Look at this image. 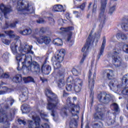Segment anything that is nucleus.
Segmentation results:
<instances>
[{"label": "nucleus", "instance_id": "obj_23", "mask_svg": "<svg viewBox=\"0 0 128 128\" xmlns=\"http://www.w3.org/2000/svg\"><path fill=\"white\" fill-rule=\"evenodd\" d=\"M51 69L52 68L50 66L48 65H43L42 66V73L44 74L45 75H48L50 74Z\"/></svg>", "mask_w": 128, "mask_h": 128}, {"label": "nucleus", "instance_id": "obj_42", "mask_svg": "<svg viewBox=\"0 0 128 128\" xmlns=\"http://www.w3.org/2000/svg\"><path fill=\"white\" fill-rule=\"evenodd\" d=\"M18 122L20 125L22 124L23 126H25L26 124V122L24 120H22V119H18Z\"/></svg>", "mask_w": 128, "mask_h": 128}, {"label": "nucleus", "instance_id": "obj_62", "mask_svg": "<svg viewBox=\"0 0 128 128\" xmlns=\"http://www.w3.org/2000/svg\"><path fill=\"white\" fill-rule=\"evenodd\" d=\"M126 20L128 22V16L126 17Z\"/></svg>", "mask_w": 128, "mask_h": 128}, {"label": "nucleus", "instance_id": "obj_9", "mask_svg": "<svg viewBox=\"0 0 128 128\" xmlns=\"http://www.w3.org/2000/svg\"><path fill=\"white\" fill-rule=\"evenodd\" d=\"M66 82L74 84V90L76 93H78L81 91L83 84V81L82 80L76 78L75 80H74V77L70 76L68 78Z\"/></svg>", "mask_w": 128, "mask_h": 128}, {"label": "nucleus", "instance_id": "obj_64", "mask_svg": "<svg viewBox=\"0 0 128 128\" xmlns=\"http://www.w3.org/2000/svg\"><path fill=\"white\" fill-rule=\"evenodd\" d=\"M74 100H76V97H74Z\"/></svg>", "mask_w": 128, "mask_h": 128}, {"label": "nucleus", "instance_id": "obj_48", "mask_svg": "<svg viewBox=\"0 0 128 128\" xmlns=\"http://www.w3.org/2000/svg\"><path fill=\"white\" fill-rule=\"evenodd\" d=\"M74 14L76 15V17L78 18L80 16V14L78 12V11L74 12Z\"/></svg>", "mask_w": 128, "mask_h": 128}, {"label": "nucleus", "instance_id": "obj_61", "mask_svg": "<svg viewBox=\"0 0 128 128\" xmlns=\"http://www.w3.org/2000/svg\"><path fill=\"white\" fill-rule=\"evenodd\" d=\"M63 22V20H62V19H61V20H58V22Z\"/></svg>", "mask_w": 128, "mask_h": 128}, {"label": "nucleus", "instance_id": "obj_17", "mask_svg": "<svg viewBox=\"0 0 128 128\" xmlns=\"http://www.w3.org/2000/svg\"><path fill=\"white\" fill-rule=\"evenodd\" d=\"M73 30V27H68L67 28H60V32L62 34H66V38H67V40L68 42H70V38L72 37V33L71 30Z\"/></svg>", "mask_w": 128, "mask_h": 128}, {"label": "nucleus", "instance_id": "obj_5", "mask_svg": "<svg viewBox=\"0 0 128 128\" xmlns=\"http://www.w3.org/2000/svg\"><path fill=\"white\" fill-rule=\"evenodd\" d=\"M45 94L47 96L48 105L47 110L52 111L51 116L54 117L57 114L56 106L59 104L60 100L58 96L52 92L50 88H47L45 90Z\"/></svg>", "mask_w": 128, "mask_h": 128}, {"label": "nucleus", "instance_id": "obj_14", "mask_svg": "<svg viewBox=\"0 0 128 128\" xmlns=\"http://www.w3.org/2000/svg\"><path fill=\"white\" fill-rule=\"evenodd\" d=\"M0 10L1 12H0V20H2L4 16L6 18H8L6 16L12 12V10L10 6L4 5L3 4H0Z\"/></svg>", "mask_w": 128, "mask_h": 128}, {"label": "nucleus", "instance_id": "obj_44", "mask_svg": "<svg viewBox=\"0 0 128 128\" xmlns=\"http://www.w3.org/2000/svg\"><path fill=\"white\" fill-rule=\"evenodd\" d=\"M58 12H64L62 5L58 4Z\"/></svg>", "mask_w": 128, "mask_h": 128}, {"label": "nucleus", "instance_id": "obj_19", "mask_svg": "<svg viewBox=\"0 0 128 128\" xmlns=\"http://www.w3.org/2000/svg\"><path fill=\"white\" fill-rule=\"evenodd\" d=\"M6 83L3 82H0V95L8 93L10 91V88H8L6 86L2 87L3 85H6Z\"/></svg>", "mask_w": 128, "mask_h": 128}, {"label": "nucleus", "instance_id": "obj_7", "mask_svg": "<svg viewBox=\"0 0 128 128\" xmlns=\"http://www.w3.org/2000/svg\"><path fill=\"white\" fill-rule=\"evenodd\" d=\"M30 117L32 116V120H28V128H50L48 124H45L40 127V119L39 116H37L35 112H32L29 115Z\"/></svg>", "mask_w": 128, "mask_h": 128}, {"label": "nucleus", "instance_id": "obj_25", "mask_svg": "<svg viewBox=\"0 0 128 128\" xmlns=\"http://www.w3.org/2000/svg\"><path fill=\"white\" fill-rule=\"evenodd\" d=\"M104 75L107 76V78L108 80L112 79V77L114 76V72L111 70H106L104 72Z\"/></svg>", "mask_w": 128, "mask_h": 128}, {"label": "nucleus", "instance_id": "obj_3", "mask_svg": "<svg viewBox=\"0 0 128 128\" xmlns=\"http://www.w3.org/2000/svg\"><path fill=\"white\" fill-rule=\"evenodd\" d=\"M80 109L78 104L75 106L74 104H72L70 98H68L66 100V106H64L60 111V114L64 118L67 116L68 110L72 113V116L70 122V128H76L78 126V114H79Z\"/></svg>", "mask_w": 128, "mask_h": 128}, {"label": "nucleus", "instance_id": "obj_49", "mask_svg": "<svg viewBox=\"0 0 128 128\" xmlns=\"http://www.w3.org/2000/svg\"><path fill=\"white\" fill-rule=\"evenodd\" d=\"M86 3H84L82 4H81L80 6V8L83 10H84V8L86 7Z\"/></svg>", "mask_w": 128, "mask_h": 128}, {"label": "nucleus", "instance_id": "obj_59", "mask_svg": "<svg viewBox=\"0 0 128 128\" xmlns=\"http://www.w3.org/2000/svg\"><path fill=\"white\" fill-rule=\"evenodd\" d=\"M125 59L126 61H128V56H126Z\"/></svg>", "mask_w": 128, "mask_h": 128}, {"label": "nucleus", "instance_id": "obj_2", "mask_svg": "<svg viewBox=\"0 0 128 128\" xmlns=\"http://www.w3.org/2000/svg\"><path fill=\"white\" fill-rule=\"evenodd\" d=\"M108 0H102L100 2V13L98 16V20L101 22V24L100 25V28L98 31V34H96V37L94 38H93L92 32H90L89 34V36L88 38L87 41L85 44L84 46L82 48V52H84L82 59L80 62V64H82L84 63V60L86 58L87 55L90 51V44L94 43V40H98L100 38V33L103 28V24L104 23L105 20L106 19V7Z\"/></svg>", "mask_w": 128, "mask_h": 128}, {"label": "nucleus", "instance_id": "obj_41", "mask_svg": "<svg viewBox=\"0 0 128 128\" xmlns=\"http://www.w3.org/2000/svg\"><path fill=\"white\" fill-rule=\"evenodd\" d=\"M122 50L124 52L128 54V44H124Z\"/></svg>", "mask_w": 128, "mask_h": 128}, {"label": "nucleus", "instance_id": "obj_8", "mask_svg": "<svg viewBox=\"0 0 128 128\" xmlns=\"http://www.w3.org/2000/svg\"><path fill=\"white\" fill-rule=\"evenodd\" d=\"M65 52H66L64 49L58 50H57L54 57L52 58V60L53 62H57L54 66V70L60 68V62H62Z\"/></svg>", "mask_w": 128, "mask_h": 128}, {"label": "nucleus", "instance_id": "obj_10", "mask_svg": "<svg viewBox=\"0 0 128 128\" xmlns=\"http://www.w3.org/2000/svg\"><path fill=\"white\" fill-rule=\"evenodd\" d=\"M119 50L117 48L113 50L112 52V62L116 68H120L122 64V60L120 56Z\"/></svg>", "mask_w": 128, "mask_h": 128}, {"label": "nucleus", "instance_id": "obj_50", "mask_svg": "<svg viewBox=\"0 0 128 128\" xmlns=\"http://www.w3.org/2000/svg\"><path fill=\"white\" fill-rule=\"evenodd\" d=\"M36 22H37V23H38V24L44 23V20L42 18H40L39 20H37Z\"/></svg>", "mask_w": 128, "mask_h": 128}, {"label": "nucleus", "instance_id": "obj_18", "mask_svg": "<svg viewBox=\"0 0 128 128\" xmlns=\"http://www.w3.org/2000/svg\"><path fill=\"white\" fill-rule=\"evenodd\" d=\"M36 40L39 44H48L50 42V38L46 36H40V37H35Z\"/></svg>", "mask_w": 128, "mask_h": 128}, {"label": "nucleus", "instance_id": "obj_35", "mask_svg": "<svg viewBox=\"0 0 128 128\" xmlns=\"http://www.w3.org/2000/svg\"><path fill=\"white\" fill-rule=\"evenodd\" d=\"M40 115L41 118L44 120L45 121L48 122V119H46V117H48V114H46L44 111H42V112H40Z\"/></svg>", "mask_w": 128, "mask_h": 128}, {"label": "nucleus", "instance_id": "obj_37", "mask_svg": "<svg viewBox=\"0 0 128 128\" xmlns=\"http://www.w3.org/2000/svg\"><path fill=\"white\" fill-rule=\"evenodd\" d=\"M46 19H47V20H48L49 24L51 26H54V24L55 22L53 18H52L51 17H46Z\"/></svg>", "mask_w": 128, "mask_h": 128}, {"label": "nucleus", "instance_id": "obj_29", "mask_svg": "<svg viewBox=\"0 0 128 128\" xmlns=\"http://www.w3.org/2000/svg\"><path fill=\"white\" fill-rule=\"evenodd\" d=\"M32 30L30 28H27L24 30V31L20 32V34L24 36H27L32 34Z\"/></svg>", "mask_w": 128, "mask_h": 128}, {"label": "nucleus", "instance_id": "obj_54", "mask_svg": "<svg viewBox=\"0 0 128 128\" xmlns=\"http://www.w3.org/2000/svg\"><path fill=\"white\" fill-rule=\"evenodd\" d=\"M92 2H90L89 4V5L88 6V9L90 10V8L92 7Z\"/></svg>", "mask_w": 128, "mask_h": 128}, {"label": "nucleus", "instance_id": "obj_45", "mask_svg": "<svg viewBox=\"0 0 128 128\" xmlns=\"http://www.w3.org/2000/svg\"><path fill=\"white\" fill-rule=\"evenodd\" d=\"M52 10V12H58V4L54 6Z\"/></svg>", "mask_w": 128, "mask_h": 128}, {"label": "nucleus", "instance_id": "obj_12", "mask_svg": "<svg viewBox=\"0 0 128 128\" xmlns=\"http://www.w3.org/2000/svg\"><path fill=\"white\" fill-rule=\"evenodd\" d=\"M64 72L65 70L62 68L60 70L58 74V78H59V80L56 81V84L58 88L60 89L64 88V86L66 84V82L64 79Z\"/></svg>", "mask_w": 128, "mask_h": 128}, {"label": "nucleus", "instance_id": "obj_58", "mask_svg": "<svg viewBox=\"0 0 128 128\" xmlns=\"http://www.w3.org/2000/svg\"><path fill=\"white\" fill-rule=\"evenodd\" d=\"M66 17L67 19L68 20V18H69V14H66Z\"/></svg>", "mask_w": 128, "mask_h": 128}, {"label": "nucleus", "instance_id": "obj_63", "mask_svg": "<svg viewBox=\"0 0 128 128\" xmlns=\"http://www.w3.org/2000/svg\"><path fill=\"white\" fill-rule=\"evenodd\" d=\"M12 128H18V127L16 126H14L12 127Z\"/></svg>", "mask_w": 128, "mask_h": 128}, {"label": "nucleus", "instance_id": "obj_40", "mask_svg": "<svg viewBox=\"0 0 128 128\" xmlns=\"http://www.w3.org/2000/svg\"><path fill=\"white\" fill-rule=\"evenodd\" d=\"M103 126V124L100 122L98 124H94L92 126V128H102Z\"/></svg>", "mask_w": 128, "mask_h": 128}, {"label": "nucleus", "instance_id": "obj_26", "mask_svg": "<svg viewBox=\"0 0 128 128\" xmlns=\"http://www.w3.org/2000/svg\"><path fill=\"white\" fill-rule=\"evenodd\" d=\"M52 44L57 46H62V40L60 38L54 39L52 41Z\"/></svg>", "mask_w": 128, "mask_h": 128}, {"label": "nucleus", "instance_id": "obj_4", "mask_svg": "<svg viewBox=\"0 0 128 128\" xmlns=\"http://www.w3.org/2000/svg\"><path fill=\"white\" fill-rule=\"evenodd\" d=\"M122 81V84H120L116 78L112 80L108 84L110 90L120 94L126 95L128 98V87H126L128 84V74L124 76ZM126 108L128 110V103L126 104Z\"/></svg>", "mask_w": 128, "mask_h": 128}, {"label": "nucleus", "instance_id": "obj_11", "mask_svg": "<svg viewBox=\"0 0 128 128\" xmlns=\"http://www.w3.org/2000/svg\"><path fill=\"white\" fill-rule=\"evenodd\" d=\"M16 109L10 110V114L7 116L3 114L0 116V123H3L6 125L10 126V122L12 121L14 116L16 114Z\"/></svg>", "mask_w": 128, "mask_h": 128}, {"label": "nucleus", "instance_id": "obj_31", "mask_svg": "<svg viewBox=\"0 0 128 128\" xmlns=\"http://www.w3.org/2000/svg\"><path fill=\"white\" fill-rule=\"evenodd\" d=\"M8 56L9 53L8 52H6L2 56V59L4 62H7L8 61Z\"/></svg>", "mask_w": 128, "mask_h": 128}, {"label": "nucleus", "instance_id": "obj_13", "mask_svg": "<svg viewBox=\"0 0 128 128\" xmlns=\"http://www.w3.org/2000/svg\"><path fill=\"white\" fill-rule=\"evenodd\" d=\"M14 102V100L10 96L7 98L4 104H0V113H2L4 110H8L12 106Z\"/></svg>", "mask_w": 128, "mask_h": 128}, {"label": "nucleus", "instance_id": "obj_33", "mask_svg": "<svg viewBox=\"0 0 128 128\" xmlns=\"http://www.w3.org/2000/svg\"><path fill=\"white\" fill-rule=\"evenodd\" d=\"M110 108H114V111L116 112H119V106L118 104L116 103H113L111 106Z\"/></svg>", "mask_w": 128, "mask_h": 128}, {"label": "nucleus", "instance_id": "obj_55", "mask_svg": "<svg viewBox=\"0 0 128 128\" xmlns=\"http://www.w3.org/2000/svg\"><path fill=\"white\" fill-rule=\"evenodd\" d=\"M67 96H68V94L67 93H66V92H64V94H63V96L64 97H66Z\"/></svg>", "mask_w": 128, "mask_h": 128}, {"label": "nucleus", "instance_id": "obj_22", "mask_svg": "<svg viewBox=\"0 0 128 128\" xmlns=\"http://www.w3.org/2000/svg\"><path fill=\"white\" fill-rule=\"evenodd\" d=\"M20 109L22 114L28 113L32 110V108H30V106L28 104H24L22 106Z\"/></svg>", "mask_w": 128, "mask_h": 128}, {"label": "nucleus", "instance_id": "obj_32", "mask_svg": "<svg viewBox=\"0 0 128 128\" xmlns=\"http://www.w3.org/2000/svg\"><path fill=\"white\" fill-rule=\"evenodd\" d=\"M116 10V5L110 6L109 7L108 14H109L110 15H112L114 14V12H115Z\"/></svg>", "mask_w": 128, "mask_h": 128}, {"label": "nucleus", "instance_id": "obj_27", "mask_svg": "<svg viewBox=\"0 0 128 128\" xmlns=\"http://www.w3.org/2000/svg\"><path fill=\"white\" fill-rule=\"evenodd\" d=\"M13 82L16 83H20L22 80V77L20 74H17L13 78Z\"/></svg>", "mask_w": 128, "mask_h": 128}, {"label": "nucleus", "instance_id": "obj_57", "mask_svg": "<svg viewBox=\"0 0 128 128\" xmlns=\"http://www.w3.org/2000/svg\"><path fill=\"white\" fill-rule=\"evenodd\" d=\"M84 124H83V120H82V124H81V128H83Z\"/></svg>", "mask_w": 128, "mask_h": 128}, {"label": "nucleus", "instance_id": "obj_16", "mask_svg": "<svg viewBox=\"0 0 128 128\" xmlns=\"http://www.w3.org/2000/svg\"><path fill=\"white\" fill-rule=\"evenodd\" d=\"M100 102L103 104H108L112 101V97L109 94H106L105 92L100 93L98 96Z\"/></svg>", "mask_w": 128, "mask_h": 128}, {"label": "nucleus", "instance_id": "obj_39", "mask_svg": "<svg viewBox=\"0 0 128 128\" xmlns=\"http://www.w3.org/2000/svg\"><path fill=\"white\" fill-rule=\"evenodd\" d=\"M121 28L125 31H128V24L126 23H122L121 24Z\"/></svg>", "mask_w": 128, "mask_h": 128}, {"label": "nucleus", "instance_id": "obj_36", "mask_svg": "<svg viewBox=\"0 0 128 128\" xmlns=\"http://www.w3.org/2000/svg\"><path fill=\"white\" fill-rule=\"evenodd\" d=\"M94 118L96 120H102V116L101 115V112H97L94 114Z\"/></svg>", "mask_w": 128, "mask_h": 128}, {"label": "nucleus", "instance_id": "obj_28", "mask_svg": "<svg viewBox=\"0 0 128 128\" xmlns=\"http://www.w3.org/2000/svg\"><path fill=\"white\" fill-rule=\"evenodd\" d=\"M116 37L118 40H126L128 37L122 33H118L116 35Z\"/></svg>", "mask_w": 128, "mask_h": 128}, {"label": "nucleus", "instance_id": "obj_15", "mask_svg": "<svg viewBox=\"0 0 128 128\" xmlns=\"http://www.w3.org/2000/svg\"><path fill=\"white\" fill-rule=\"evenodd\" d=\"M96 78V73L94 72V73L92 74V70L89 71V74L88 76V86L90 90L91 91V93L92 94V90H94V80Z\"/></svg>", "mask_w": 128, "mask_h": 128}, {"label": "nucleus", "instance_id": "obj_60", "mask_svg": "<svg viewBox=\"0 0 128 128\" xmlns=\"http://www.w3.org/2000/svg\"><path fill=\"white\" fill-rule=\"evenodd\" d=\"M86 128H90L88 124H86Z\"/></svg>", "mask_w": 128, "mask_h": 128}, {"label": "nucleus", "instance_id": "obj_34", "mask_svg": "<svg viewBox=\"0 0 128 128\" xmlns=\"http://www.w3.org/2000/svg\"><path fill=\"white\" fill-rule=\"evenodd\" d=\"M23 80H24V82L26 84L29 83L30 82H34V78L30 76H28V78H24Z\"/></svg>", "mask_w": 128, "mask_h": 128}, {"label": "nucleus", "instance_id": "obj_21", "mask_svg": "<svg viewBox=\"0 0 128 128\" xmlns=\"http://www.w3.org/2000/svg\"><path fill=\"white\" fill-rule=\"evenodd\" d=\"M26 92H23L22 94L20 96L19 100L22 102H24L28 98V92L26 89Z\"/></svg>", "mask_w": 128, "mask_h": 128}, {"label": "nucleus", "instance_id": "obj_38", "mask_svg": "<svg viewBox=\"0 0 128 128\" xmlns=\"http://www.w3.org/2000/svg\"><path fill=\"white\" fill-rule=\"evenodd\" d=\"M2 42L6 45V46H9L11 42V40H8L7 39H4V38H2Z\"/></svg>", "mask_w": 128, "mask_h": 128}, {"label": "nucleus", "instance_id": "obj_20", "mask_svg": "<svg viewBox=\"0 0 128 128\" xmlns=\"http://www.w3.org/2000/svg\"><path fill=\"white\" fill-rule=\"evenodd\" d=\"M106 37H104L102 44L101 48L100 50V52L97 56V58H98V60H99L100 58V56L103 55V54L104 52V50L105 48V46L106 45Z\"/></svg>", "mask_w": 128, "mask_h": 128}, {"label": "nucleus", "instance_id": "obj_6", "mask_svg": "<svg viewBox=\"0 0 128 128\" xmlns=\"http://www.w3.org/2000/svg\"><path fill=\"white\" fill-rule=\"evenodd\" d=\"M35 8L32 6H30L28 2L24 0H18L17 2V10L18 14L24 16L34 12Z\"/></svg>", "mask_w": 128, "mask_h": 128}, {"label": "nucleus", "instance_id": "obj_53", "mask_svg": "<svg viewBox=\"0 0 128 128\" xmlns=\"http://www.w3.org/2000/svg\"><path fill=\"white\" fill-rule=\"evenodd\" d=\"M40 32H46V29L44 28H42L40 30Z\"/></svg>", "mask_w": 128, "mask_h": 128}, {"label": "nucleus", "instance_id": "obj_47", "mask_svg": "<svg viewBox=\"0 0 128 128\" xmlns=\"http://www.w3.org/2000/svg\"><path fill=\"white\" fill-rule=\"evenodd\" d=\"M67 91L70 92L72 90V86L71 84H68L66 88Z\"/></svg>", "mask_w": 128, "mask_h": 128}, {"label": "nucleus", "instance_id": "obj_51", "mask_svg": "<svg viewBox=\"0 0 128 128\" xmlns=\"http://www.w3.org/2000/svg\"><path fill=\"white\" fill-rule=\"evenodd\" d=\"M114 120H112V119H111V118H110V119H109V120L108 121V126H110V124H114Z\"/></svg>", "mask_w": 128, "mask_h": 128}, {"label": "nucleus", "instance_id": "obj_46", "mask_svg": "<svg viewBox=\"0 0 128 128\" xmlns=\"http://www.w3.org/2000/svg\"><path fill=\"white\" fill-rule=\"evenodd\" d=\"M96 8H97V5H96V4L94 2L93 4V8H92V12L94 13L96 12Z\"/></svg>", "mask_w": 128, "mask_h": 128}, {"label": "nucleus", "instance_id": "obj_52", "mask_svg": "<svg viewBox=\"0 0 128 128\" xmlns=\"http://www.w3.org/2000/svg\"><path fill=\"white\" fill-rule=\"evenodd\" d=\"M40 80L43 83L47 82V80L44 78H40Z\"/></svg>", "mask_w": 128, "mask_h": 128}, {"label": "nucleus", "instance_id": "obj_43", "mask_svg": "<svg viewBox=\"0 0 128 128\" xmlns=\"http://www.w3.org/2000/svg\"><path fill=\"white\" fill-rule=\"evenodd\" d=\"M72 73L75 76H77L78 74H79V72L76 68H73L72 70Z\"/></svg>", "mask_w": 128, "mask_h": 128}, {"label": "nucleus", "instance_id": "obj_56", "mask_svg": "<svg viewBox=\"0 0 128 128\" xmlns=\"http://www.w3.org/2000/svg\"><path fill=\"white\" fill-rule=\"evenodd\" d=\"M5 36H6L4 34H0V38H2V37L4 38Z\"/></svg>", "mask_w": 128, "mask_h": 128}, {"label": "nucleus", "instance_id": "obj_24", "mask_svg": "<svg viewBox=\"0 0 128 128\" xmlns=\"http://www.w3.org/2000/svg\"><path fill=\"white\" fill-rule=\"evenodd\" d=\"M18 20H15V22L10 24L9 22H6V25L3 28L4 30H6L8 28H14L16 27V24H18Z\"/></svg>", "mask_w": 128, "mask_h": 128}, {"label": "nucleus", "instance_id": "obj_30", "mask_svg": "<svg viewBox=\"0 0 128 128\" xmlns=\"http://www.w3.org/2000/svg\"><path fill=\"white\" fill-rule=\"evenodd\" d=\"M10 76L8 73H4L3 70L0 67V78H8Z\"/></svg>", "mask_w": 128, "mask_h": 128}, {"label": "nucleus", "instance_id": "obj_1", "mask_svg": "<svg viewBox=\"0 0 128 128\" xmlns=\"http://www.w3.org/2000/svg\"><path fill=\"white\" fill-rule=\"evenodd\" d=\"M4 33L8 35L10 38H14L15 40H17L16 42H12L10 46L12 54L16 56V60L18 62L17 70H26V72H32L37 74H40V69L39 64L36 62L30 63L32 58L29 54H34V52L32 51V46L22 44L21 41L18 40L20 36H16L14 31H4ZM22 60H23L22 62V66L21 69L20 68L19 62Z\"/></svg>", "mask_w": 128, "mask_h": 128}]
</instances>
